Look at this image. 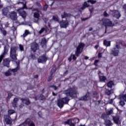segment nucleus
Listing matches in <instances>:
<instances>
[{
	"label": "nucleus",
	"instance_id": "1",
	"mask_svg": "<svg viewBox=\"0 0 126 126\" xmlns=\"http://www.w3.org/2000/svg\"><path fill=\"white\" fill-rule=\"evenodd\" d=\"M85 47V44L82 42H80L79 45L76 48V51L75 52L74 54H71L70 57L68 58V61H69V63L71 62L72 60L73 61H76L77 58L76 57H79L80 55H81L82 52H83V49ZM76 56V57H75Z\"/></svg>",
	"mask_w": 126,
	"mask_h": 126
},
{
	"label": "nucleus",
	"instance_id": "2",
	"mask_svg": "<svg viewBox=\"0 0 126 126\" xmlns=\"http://www.w3.org/2000/svg\"><path fill=\"white\" fill-rule=\"evenodd\" d=\"M64 94L67 97L71 98H74L77 94V88L76 87H73L64 91Z\"/></svg>",
	"mask_w": 126,
	"mask_h": 126
},
{
	"label": "nucleus",
	"instance_id": "3",
	"mask_svg": "<svg viewBox=\"0 0 126 126\" xmlns=\"http://www.w3.org/2000/svg\"><path fill=\"white\" fill-rule=\"evenodd\" d=\"M16 51H17V47H13L10 48V56L14 62L17 61V54H16Z\"/></svg>",
	"mask_w": 126,
	"mask_h": 126
},
{
	"label": "nucleus",
	"instance_id": "4",
	"mask_svg": "<svg viewBox=\"0 0 126 126\" xmlns=\"http://www.w3.org/2000/svg\"><path fill=\"white\" fill-rule=\"evenodd\" d=\"M101 119L104 120V125L106 126H111V120L110 116L105 113H102L101 115Z\"/></svg>",
	"mask_w": 126,
	"mask_h": 126
},
{
	"label": "nucleus",
	"instance_id": "5",
	"mask_svg": "<svg viewBox=\"0 0 126 126\" xmlns=\"http://www.w3.org/2000/svg\"><path fill=\"white\" fill-rule=\"evenodd\" d=\"M102 25L105 27V33H107V28L111 27V20L108 19H102Z\"/></svg>",
	"mask_w": 126,
	"mask_h": 126
},
{
	"label": "nucleus",
	"instance_id": "6",
	"mask_svg": "<svg viewBox=\"0 0 126 126\" xmlns=\"http://www.w3.org/2000/svg\"><path fill=\"white\" fill-rule=\"evenodd\" d=\"M9 46L8 45H6L4 47L3 52L2 53L1 55L0 56V63L2 62V60L4 59V57H5V55L8 53V48Z\"/></svg>",
	"mask_w": 126,
	"mask_h": 126
},
{
	"label": "nucleus",
	"instance_id": "7",
	"mask_svg": "<svg viewBox=\"0 0 126 126\" xmlns=\"http://www.w3.org/2000/svg\"><path fill=\"white\" fill-rule=\"evenodd\" d=\"M47 61L48 58L45 55L40 56L37 59L38 63H46Z\"/></svg>",
	"mask_w": 126,
	"mask_h": 126
},
{
	"label": "nucleus",
	"instance_id": "8",
	"mask_svg": "<svg viewBox=\"0 0 126 126\" xmlns=\"http://www.w3.org/2000/svg\"><path fill=\"white\" fill-rule=\"evenodd\" d=\"M90 99H91V97H90L89 95V93L88 92L85 95L80 97L79 100V101H88V100H90Z\"/></svg>",
	"mask_w": 126,
	"mask_h": 126
},
{
	"label": "nucleus",
	"instance_id": "9",
	"mask_svg": "<svg viewBox=\"0 0 126 126\" xmlns=\"http://www.w3.org/2000/svg\"><path fill=\"white\" fill-rule=\"evenodd\" d=\"M68 21L67 20H62L60 22V27L61 28H67V27L68 26Z\"/></svg>",
	"mask_w": 126,
	"mask_h": 126
},
{
	"label": "nucleus",
	"instance_id": "10",
	"mask_svg": "<svg viewBox=\"0 0 126 126\" xmlns=\"http://www.w3.org/2000/svg\"><path fill=\"white\" fill-rule=\"evenodd\" d=\"M32 51H33V53H35L37 50L39 49V44L37 42H33L31 46Z\"/></svg>",
	"mask_w": 126,
	"mask_h": 126
},
{
	"label": "nucleus",
	"instance_id": "11",
	"mask_svg": "<svg viewBox=\"0 0 126 126\" xmlns=\"http://www.w3.org/2000/svg\"><path fill=\"white\" fill-rule=\"evenodd\" d=\"M17 12L23 18H26L27 13L25 11L22 10V9H19L17 10Z\"/></svg>",
	"mask_w": 126,
	"mask_h": 126
},
{
	"label": "nucleus",
	"instance_id": "12",
	"mask_svg": "<svg viewBox=\"0 0 126 126\" xmlns=\"http://www.w3.org/2000/svg\"><path fill=\"white\" fill-rule=\"evenodd\" d=\"M101 71H98L97 74L99 76V79L101 82H105L107 80V78L105 76H101Z\"/></svg>",
	"mask_w": 126,
	"mask_h": 126
},
{
	"label": "nucleus",
	"instance_id": "13",
	"mask_svg": "<svg viewBox=\"0 0 126 126\" xmlns=\"http://www.w3.org/2000/svg\"><path fill=\"white\" fill-rule=\"evenodd\" d=\"M10 18L12 20L15 21V20H17V13L16 12L13 11L10 13Z\"/></svg>",
	"mask_w": 126,
	"mask_h": 126
},
{
	"label": "nucleus",
	"instance_id": "14",
	"mask_svg": "<svg viewBox=\"0 0 126 126\" xmlns=\"http://www.w3.org/2000/svg\"><path fill=\"white\" fill-rule=\"evenodd\" d=\"M48 41H47V39L46 38H43L41 39L40 45L42 48H46L47 47V43Z\"/></svg>",
	"mask_w": 126,
	"mask_h": 126
},
{
	"label": "nucleus",
	"instance_id": "15",
	"mask_svg": "<svg viewBox=\"0 0 126 126\" xmlns=\"http://www.w3.org/2000/svg\"><path fill=\"white\" fill-rule=\"evenodd\" d=\"M14 69L9 68L6 72H5V76H11L12 75V72H16L15 71H13Z\"/></svg>",
	"mask_w": 126,
	"mask_h": 126
},
{
	"label": "nucleus",
	"instance_id": "16",
	"mask_svg": "<svg viewBox=\"0 0 126 126\" xmlns=\"http://www.w3.org/2000/svg\"><path fill=\"white\" fill-rule=\"evenodd\" d=\"M87 7H89V4L87 3V1H85L82 5V7L79 9V11L81 12L82 10H84Z\"/></svg>",
	"mask_w": 126,
	"mask_h": 126
},
{
	"label": "nucleus",
	"instance_id": "17",
	"mask_svg": "<svg viewBox=\"0 0 126 126\" xmlns=\"http://www.w3.org/2000/svg\"><path fill=\"white\" fill-rule=\"evenodd\" d=\"M111 12H113V15L115 18L119 19L121 17V14L118 11H114V12L111 11Z\"/></svg>",
	"mask_w": 126,
	"mask_h": 126
},
{
	"label": "nucleus",
	"instance_id": "18",
	"mask_svg": "<svg viewBox=\"0 0 126 126\" xmlns=\"http://www.w3.org/2000/svg\"><path fill=\"white\" fill-rule=\"evenodd\" d=\"M2 14L4 15V16H7L8 14H9V10L7 8H4L2 10Z\"/></svg>",
	"mask_w": 126,
	"mask_h": 126
},
{
	"label": "nucleus",
	"instance_id": "19",
	"mask_svg": "<svg viewBox=\"0 0 126 126\" xmlns=\"http://www.w3.org/2000/svg\"><path fill=\"white\" fill-rule=\"evenodd\" d=\"M21 101L24 104H25L26 105H30L31 104V102H30V100L29 98H21Z\"/></svg>",
	"mask_w": 126,
	"mask_h": 126
},
{
	"label": "nucleus",
	"instance_id": "20",
	"mask_svg": "<svg viewBox=\"0 0 126 126\" xmlns=\"http://www.w3.org/2000/svg\"><path fill=\"white\" fill-rule=\"evenodd\" d=\"M10 63V60L9 59L6 58L3 60V64L4 66H6L7 67H9V63Z\"/></svg>",
	"mask_w": 126,
	"mask_h": 126
},
{
	"label": "nucleus",
	"instance_id": "21",
	"mask_svg": "<svg viewBox=\"0 0 126 126\" xmlns=\"http://www.w3.org/2000/svg\"><path fill=\"white\" fill-rule=\"evenodd\" d=\"M20 60H18L17 62H16V63L17 64V67L15 68H14L13 70L14 71H15L16 72L18 71L19 69H20Z\"/></svg>",
	"mask_w": 126,
	"mask_h": 126
},
{
	"label": "nucleus",
	"instance_id": "22",
	"mask_svg": "<svg viewBox=\"0 0 126 126\" xmlns=\"http://www.w3.org/2000/svg\"><path fill=\"white\" fill-rule=\"evenodd\" d=\"M113 121L115 124L118 125L120 123V116H114L113 117Z\"/></svg>",
	"mask_w": 126,
	"mask_h": 126
},
{
	"label": "nucleus",
	"instance_id": "23",
	"mask_svg": "<svg viewBox=\"0 0 126 126\" xmlns=\"http://www.w3.org/2000/svg\"><path fill=\"white\" fill-rule=\"evenodd\" d=\"M63 104L64 103L62 99H59L57 103L58 106L59 107V108H60V109H62V108L63 107Z\"/></svg>",
	"mask_w": 126,
	"mask_h": 126
},
{
	"label": "nucleus",
	"instance_id": "24",
	"mask_svg": "<svg viewBox=\"0 0 126 126\" xmlns=\"http://www.w3.org/2000/svg\"><path fill=\"white\" fill-rule=\"evenodd\" d=\"M32 122H33V121H31L30 118H27L24 122V124H25V125H28V126H29Z\"/></svg>",
	"mask_w": 126,
	"mask_h": 126
},
{
	"label": "nucleus",
	"instance_id": "25",
	"mask_svg": "<svg viewBox=\"0 0 126 126\" xmlns=\"http://www.w3.org/2000/svg\"><path fill=\"white\" fill-rule=\"evenodd\" d=\"M103 45L105 46V47H110V46H111V41H107V40L105 39L103 41Z\"/></svg>",
	"mask_w": 126,
	"mask_h": 126
},
{
	"label": "nucleus",
	"instance_id": "26",
	"mask_svg": "<svg viewBox=\"0 0 126 126\" xmlns=\"http://www.w3.org/2000/svg\"><path fill=\"white\" fill-rule=\"evenodd\" d=\"M69 16H70V14L66 13L65 12H64L63 14L61 15L62 19H63V18H65V17H69Z\"/></svg>",
	"mask_w": 126,
	"mask_h": 126
},
{
	"label": "nucleus",
	"instance_id": "27",
	"mask_svg": "<svg viewBox=\"0 0 126 126\" xmlns=\"http://www.w3.org/2000/svg\"><path fill=\"white\" fill-rule=\"evenodd\" d=\"M61 100L64 104H68V101H69V99L67 97H63Z\"/></svg>",
	"mask_w": 126,
	"mask_h": 126
},
{
	"label": "nucleus",
	"instance_id": "28",
	"mask_svg": "<svg viewBox=\"0 0 126 126\" xmlns=\"http://www.w3.org/2000/svg\"><path fill=\"white\" fill-rule=\"evenodd\" d=\"M119 98L120 100H123L125 102H126V94L119 95Z\"/></svg>",
	"mask_w": 126,
	"mask_h": 126
},
{
	"label": "nucleus",
	"instance_id": "29",
	"mask_svg": "<svg viewBox=\"0 0 126 126\" xmlns=\"http://www.w3.org/2000/svg\"><path fill=\"white\" fill-rule=\"evenodd\" d=\"M72 123V119H68L66 121H65L64 122V124L65 125H68V126H69L70 124H71Z\"/></svg>",
	"mask_w": 126,
	"mask_h": 126
},
{
	"label": "nucleus",
	"instance_id": "30",
	"mask_svg": "<svg viewBox=\"0 0 126 126\" xmlns=\"http://www.w3.org/2000/svg\"><path fill=\"white\" fill-rule=\"evenodd\" d=\"M33 17L34 18H40V13H37V12H35L33 13Z\"/></svg>",
	"mask_w": 126,
	"mask_h": 126
},
{
	"label": "nucleus",
	"instance_id": "31",
	"mask_svg": "<svg viewBox=\"0 0 126 126\" xmlns=\"http://www.w3.org/2000/svg\"><path fill=\"white\" fill-rule=\"evenodd\" d=\"M5 121L7 125H12V121H11V120H10V119L9 118H6Z\"/></svg>",
	"mask_w": 126,
	"mask_h": 126
},
{
	"label": "nucleus",
	"instance_id": "32",
	"mask_svg": "<svg viewBox=\"0 0 126 126\" xmlns=\"http://www.w3.org/2000/svg\"><path fill=\"white\" fill-rule=\"evenodd\" d=\"M14 113H15V111H14V110L9 109V110H8V116H10L11 115L14 114Z\"/></svg>",
	"mask_w": 126,
	"mask_h": 126
},
{
	"label": "nucleus",
	"instance_id": "33",
	"mask_svg": "<svg viewBox=\"0 0 126 126\" xmlns=\"http://www.w3.org/2000/svg\"><path fill=\"white\" fill-rule=\"evenodd\" d=\"M87 2H90L91 4H95L97 1L96 0H87Z\"/></svg>",
	"mask_w": 126,
	"mask_h": 126
},
{
	"label": "nucleus",
	"instance_id": "34",
	"mask_svg": "<svg viewBox=\"0 0 126 126\" xmlns=\"http://www.w3.org/2000/svg\"><path fill=\"white\" fill-rule=\"evenodd\" d=\"M19 101V99L17 97H15L13 99V103L14 104V107L16 106V104H17V102Z\"/></svg>",
	"mask_w": 126,
	"mask_h": 126
},
{
	"label": "nucleus",
	"instance_id": "35",
	"mask_svg": "<svg viewBox=\"0 0 126 126\" xmlns=\"http://www.w3.org/2000/svg\"><path fill=\"white\" fill-rule=\"evenodd\" d=\"M53 20H54V21H56V22H60V20L59 19V17H56V16H53Z\"/></svg>",
	"mask_w": 126,
	"mask_h": 126
},
{
	"label": "nucleus",
	"instance_id": "36",
	"mask_svg": "<svg viewBox=\"0 0 126 126\" xmlns=\"http://www.w3.org/2000/svg\"><path fill=\"white\" fill-rule=\"evenodd\" d=\"M56 68H53L50 72V74L51 75H53L54 73L56 72Z\"/></svg>",
	"mask_w": 126,
	"mask_h": 126
},
{
	"label": "nucleus",
	"instance_id": "37",
	"mask_svg": "<svg viewBox=\"0 0 126 126\" xmlns=\"http://www.w3.org/2000/svg\"><path fill=\"white\" fill-rule=\"evenodd\" d=\"M29 34V31H28V30H26L25 33L23 35V37L24 38H25V37L28 36Z\"/></svg>",
	"mask_w": 126,
	"mask_h": 126
},
{
	"label": "nucleus",
	"instance_id": "38",
	"mask_svg": "<svg viewBox=\"0 0 126 126\" xmlns=\"http://www.w3.org/2000/svg\"><path fill=\"white\" fill-rule=\"evenodd\" d=\"M48 7H49V5L47 4H45L44 5H43V9L44 11H47V9H48Z\"/></svg>",
	"mask_w": 126,
	"mask_h": 126
},
{
	"label": "nucleus",
	"instance_id": "39",
	"mask_svg": "<svg viewBox=\"0 0 126 126\" xmlns=\"http://www.w3.org/2000/svg\"><path fill=\"white\" fill-rule=\"evenodd\" d=\"M13 96V94L11 93H8V96L7 97V99L8 100L11 98Z\"/></svg>",
	"mask_w": 126,
	"mask_h": 126
},
{
	"label": "nucleus",
	"instance_id": "40",
	"mask_svg": "<svg viewBox=\"0 0 126 126\" xmlns=\"http://www.w3.org/2000/svg\"><path fill=\"white\" fill-rule=\"evenodd\" d=\"M39 98L41 101H44V100L46 99V97H45V96H44L43 94H41L39 96Z\"/></svg>",
	"mask_w": 126,
	"mask_h": 126
},
{
	"label": "nucleus",
	"instance_id": "41",
	"mask_svg": "<svg viewBox=\"0 0 126 126\" xmlns=\"http://www.w3.org/2000/svg\"><path fill=\"white\" fill-rule=\"evenodd\" d=\"M113 56H118L119 55V50H116L113 51Z\"/></svg>",
	"mask_w": 126,
	"mask_h": 126
},
{
	"label": "nucleus",
	"instance_id": "42",
	"mask_svg": "<svg viewBox=\"0 0 126 126\" xmlns=\"http://www.w3.org/2000/svg\"><path fill=\"white\" fill-rule=\"evenodd\" d=\"M30 58H31V59H32V60L36 59V56H35V55H34L33 54H31V55L30 56Z\"/></svg>",
	"mask_w": 126,
	"mask_h": 126
},
{
	"label": "nucleus",
	"instance_id": "43",
	"mask_svg": "<svg viewBox=\"0 0 126 126\" xmlns=\"http://www.w3.org/2000/svg\"><path fill=\"white\" fill-rule=\"evenodd\" d=\"M1 32L3 34V36H6V34H7L6 31L1 30Z\"/></svg>",
	"mask_w": 126,
	"mask_h": 126
},
{
	"label": "nucleus",
	"instance_id": "44",
	"mask_svg": "<svg viewBox=\"0 0 126 126\" xmlns=\"http://www.w3.org/2000/svg\"><path fill=\"white\" fill-rule=\"evenodd\" d=\"M45 31H46V29L42 28L39 31V34H42V33H43V32H44Z\"/></svg>",
	"mask_w": 126,
	"mask_h": 126
},
{
	"label": "nucleus",
	"instance_id": "45",
	"mask_svg": "<svg viewBox=\"0 0 126 126\" xmlns=\"http://www.w3.org/2000/svg\"><path fill=\"white\" fill-rule=\"evenodd\" d=\"M105 94L106 95H111V90H109L108 89H107L105 91Z\"/></svg>",
	"mask_w": 126,
	"mask_h": 126
},
{
	"label": "nucleus",
	"instance_id": "46",
	"mask_svg": "<svg viewBox=\"0 0 126 126\" xmlns=\"http://www.w3.org/2000/svg\"><path fill=\"white\" fill-rule=\"evenodd\" d=\"M19 49H20V51H21V52L24 51V47H23V45L21 44L19 45Z\"/></svg>",
	"mask_w": 126,
	"mask_h": 126
},
{
	"label": "nucleus",
	"instance_id": "47",
	"mask_svg": "<svg viewBox=\"0 0 126 126\" xmlns=\"http://www.w3.org/2000/svg\"><path fill=\"white\" fill-rule=\"evenodd\" d=\"M21 3H22V4H23V7L21 8H20V9H22V10H23L24 8H27L26 4H24L23 2H21Z\"/></svg>",
	"mask_w": 126,
	"mask_h": 126
},
{
	"label": "nucleus",
	"instance_id": "48",
	"mask_svg": "<svg viewBox=\"0 0 126 126\" xmlns=\"http://www.w3.org/2000/svg\"><path fill=\"white\" fill-rule=\"evenodd\" d=\"M35 4L36 6H38V7H42V5H41V3L39 1H36L35 2Z\"/></svg>",
	"mask_w": 126,
	"mask_h": 126
},
{
	"label": "nucleus",
	"instance_id": "49",
	"mask_svg": "<svg viewBox=\"0 0 126 126\" xmlns=\"http://www.w3.org/2000/svg\"><path fill=\"white\" fill-rule=\"evenodd\" d=\"M52 78H53V75H50L49 76H48V79H47V80H48V81L49 82H50V81H51V80H52Z\"/></svg>",
	"mask_w": 126,
	"mask_h": 126
},
{
	"label": "nucleus",
	"instance_id": "50",
	"mask_svg": "<svg viewBox=\"0 0 126 126\" xmlns=\"http://www.w3.org/2000/svg\"><path fill=\"white\" fill-rule=\"evenodd\" d=\"M125 100H121V101H120V104L121 106H125V101H124Z\"/></svg>",
	"mask_w": 126,
	"mask_h": 126
},
{
	"label": "nucleus",
	"instance_id": "51",
	"mask_svg": "<svg viewBox=\"0 0 126 126\" xmlns=\"http://www.w3.org/2000/svg\"><path fill=\"white\" fill-rule=\"evenodd\" d=\"M50 88H53L54 89V90H57V89H58V87H57V86H56L55 85L50 86Z\"/></svg>",
	"mask_w": 126,
	"mask_h": 126
},
{
	"label": "nucleus",
	"instance_id": "52",
	"mask_svg": "<svg viewBox=\"0 0 126 126\" xmlns=\"http://www.w3.org/2000/svg\"><path fill=\"white\" fill-rule=\"evenodd\" d=\"M109 16V14L107 13V11H105L103 13V16L104 17H107Z\"/></svg>",
	"mask_w": 126,
	"mask_h": 126
},
{
	"label": "nucleus",
	"instance_id": "53",
	"mask_svg": "<svg viewBox=\"0 0 126 126\" xmlns=\"http://www.w3.org/2000/svg\"><path fill=\"white\" fill-rule=\"evenodd\" d=\"M115 82L111 81V88H112V87H113V86H115Z\"/></svg>",
	"mask_w": 126,
	"mask_h": 126
},
{
	"label": "nucleus",
	"instance_id": "54",
	"mask_svg": "<svg viewBox=\"0 0 126 126\" xmlns=\"http://www.w3.org/2000/svg\"><path fill=\"white\" fill-rule=\"evenodd\" d=\"M99 62V60H95L94 63V65H95V66H98V63Z\"/></svg>",
	"mask_w": 126,
	"mask_h": 126
},
{
	"label": "nucleus",
	"instance_id": "55",
	"mask_svg": "<svg viewBox=\"0 0 126 126\" xmlns=\"http://www.w3.org/2000/svg\"><path fill=\"white\" fill-rule=\"evenodd\" d=\"M107 86L109 88H111V81H109L107 84Z\"/></svg>",
	"mask_w": 126,
	"mask_h": 126
},
{
	"label": "nucleus",
	"instance_id": "56",
	"mask_svg": "<svg viewBox=\"0 0 126 126\" xmlns=\"http://www.w3.org/2000/svg\"><path fill=\"white\" fill-rule=\"evenodd\" d=\"M97 95H98V94L97 93V92H94V93H93L94 97H97Z\"/></svg>",
	"mask_w": 126,
	"mask_h": 126
},
{
	"label": "nucleus",
	"instance_id": "57",
	"mask_svg": "<svg viewBox=\"0 0 126 126\" xmlns=\"http://www.w3.org/2000/svg\"><path fill=\"white\" fill-rule=\"evenodd\" d=\"M106 115H108L109 116V115H111V110H106Z\"/></svg>",
	"mask_w": 126,
	"mask_h": 126
},
{
	"label": "nucleus",
	"instance_id": "58",
	"mask_svg": "<svg viewBox=\"0 0 126 126\" xmlns=\"http://www.w3.org/2000/svg\"><path fill=\"white\" fill-rule=\"evenodd\" d=\"M98 58H102V53H98Z\"/></svg>",
	"mask_w": 126,
	"mask_h": 126
},
{
	"label": "nucleus",
	"instance_id": "59",
	"mask_svg": "<svg viewBox=\"0 0 126 126\" xmlns=\"http://www.w3.org/2000/svg\"><path fill=\"white\" fill-rule=\"evenodd\" d=\"M38 116L39 117V118H42V112H39L38 113Z\"/></svg>",
	"mask_w": 126,
	"mask_h": 126
},
{
	"label": "nucleus",
	"instance_id": "60",
	"mask_svg": "<svg viewBox=\"0 0 126 126\" xmlns=\"http://www.w3.org/2000/svg\"><path fill=\"white\" fill-rule=\"evenodd\" d=\"M28 126H35V124L34 122H32Z\"/></svg>",
	"mask_w": 126,
	"mask_h": 126
},
{
	"label": "nucleus",
	"instance_id": "61",
	"mask_svg": "<svg viewBox=\"0 0 126 126\" xmlns=\"http://www.w3.org/2000/svg\"><path fill=\"white\" fill-rule=\"evenodd\" d=\"M35 11H36L37 13H42V12L38 9H35Z\"/></svg>",
	"mask_w": 126,
	"mask_h": 126
},
{
	"label": "nucleus",
	"instance_id": "62",
	"mask_svg": "<svg viewBox=\"0 0 126 126\" xmlns=\"http://www.w3.org/2000/svg\"><path fill=\"white\" fill-rule=\"evenodd\" d=\"M69 126H75V124L73 123H71L70 125H69Z\"/></svg>",
	"mask_w": 126,
	"mask_h": 126
},
{
	"label": "nucleus",
	"instance_id": "63",
	"mask_svg": "<svg viewBox=\"0 0 126 126\" xmlns=\"http://www.w3.org/2000/svg\"><path fill=\"white\" fill-rule=\"evenodd\" d=\"M25 124L24 123L21 124V125H19L18 126H25Z\"/></svg>",
	"mask_w": 126,
	"mask_h": 126
},
{
	"label": "nucleus",
	"instance_id": "64",
	"mask_svg": "<svg viewBox=\"0 0 126 126\" xmlns=\"http://www.w3.org/2000/svg\"><path fill=\"white\" fill-rule=\"evenodd\" d=\"M89 59V57L88 56H84V60H88Z\"/></svg>",
	"mask_w": 126,
	"mask_h": 126
}]
</instances>
